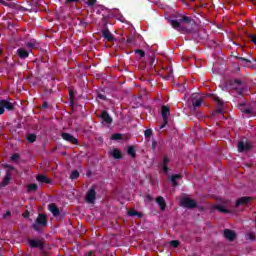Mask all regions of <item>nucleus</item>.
I'll return each mask as SVG.
<instances>
[{"mask_svg":"<svg viewBox=\"0 0 256 256\" xmlns=\"http://www.w3.org/2000/svg\"><path fill=\"white\" fill-rule=\"evenodd\" d=\"M169 25H171L172 29L176 31H187V28L183 26V24L191 25V23H195V20L189 16H185L183 14L176 13L173 18L168 20Z\"/></svg>","mask_w":256,"mask_h":256,"instance_id":"obj_1","label":"nucleus"},{"mask_svg":"<svg viewBox=\"0 0 256 256\" xmlns=\"http://www.w3.org/2000/svg\"><path fill=\"white\" fill-rule=\"evenodd\" d=\"M227 83L229 87L237 91L238 95L243 96V93H245V88L241 87V85H243V81L239 79H230Z\"/></svg>","mask_w":256,"mask_h":256,"instance_id":"obj_2","label":"nucleus"},{"mask_svg":"<svg viewBox=\"0 0 256 256\" xmlns=\"http://www.w3.org/2000/svg\"><path fill=\"white\" fill-rule=\"evenodd\" d=\"M41 227H47V216L45 214H39L35 223L32 224L34 231H41Z\"/></svg>","mask_w":256,"mask_h":256,"instance_id":"obj_3","label":"nucleus"},{"mask_svg":"<svg viewBox=\"0 0 256 256\" xmlns=\"http://www.w3.org/2000/svg\"><path fill=\"white\" fill-rule=\"evenodd\" d=\"M161 115L163 122L160 125V129H165V127H167V123H169V115H171V108L169 106L163 105L161 108Z\"/></svg>","mask_w":256,"mask_h":256,"instance_id":"obj_4","label":"nucleus"},{"mask_svg":"<svg viewBox=\"0 0 256 256\" xmlns=\"http://www.w3.org/2000/svg\"><path fill=\"white\" fill-rule=\"evenodd\" d=\"M97 199V191H95V186H92L86 193V203L93 204Z\"/></svg>","mask_w":256,"mask_h":256,"instance_id":"obj_5","label":"nucleus"},{"mask_svg":"<svg viewBox=\"0 0 256 256\" xmlns=\"http://www.w3.org/2000/svg\"><path fill=\"white\" fill-rule=\"evenodd\" d=\"M181 207H185L186 209H195L197 207V202L191 198H183L180 201Z\"/></svg>","mask_w":256,"mask_h":256,"instance_id":"obj_6","label":"nucleus"},{"mask_svg":"<svg viewBox=\"0 0 256 256\" xmlns=\"http://www.w3.org/2000/svg\"><path fill=\"white\" fill-rule=\"evenodd\" d=\"M61 137L62 139H64V141H67L68 143H72V145H79V140L75 136L67 132L62 133Z\"/></svg>","mask_w":256,"mask_h":256,"instance_id":"obj_7","label":"nucleus"},{"mask_svg":"<svg viewBox=\"0 0 256 256\" xmlns=\"http://www.w3.org/2000/svg\"><path fill=\"white\" fill-rule=\"evenodd\" d=\"M28 243L31 249H40V250L45 249V244H43V241L41 240L29 239Z\"/></svg>","mask_w":256,"mask_h":256,"instance_id":"obj_8","label":"nucleus"},{"mask_svg":"<svg viewBox=\"0 0 256 256\" xmlns=\"http://www.w3.org/2000/svg\"><path fill=\"white\" fill-rule=\"evenodd\" d=\"M100 119L106 125H111V123H113V118L111 117V115H109V112H107V110H102L100 114Z\"/></svg>","mask_w":256,"mask_h":256,"instance_id":"obj_9","label":"nucleus"},{"mask_svg":"<svg viewBox=\"0 0 256 256\" xmlns=\"http://www.w3.org/2000/svg\"><path fill=\"white\" fill-rule=\"evenodd\" d=\"M247 151H251V142H238V152L239 153H247Z\"/></svg>","mask_w":256,"mask_h":256,"instance_id":"obj_10","label":"nucleus"},{"mask_svg":"<svg viewBox=\"0 0 256 256\" xmlns=\"http://www.w3.org/2000/svg\"><path fill=\"white\" fill-rule=\"evenodd\" d=\"M224 237L227 241L233 242L237 239V233L231 229H224Z\"/></svg>","mask_w":256,"mask_h":256,"instance_id":"obj_11","label":"nucleus"},{"mask_svg":"<svg viewBox=\"0 0 256 256\" xmlns=\"http://www.w3.org/2000/svg\"><path fill=\"white\" fill-rule=\"evenodd\" d=\"M238 109L245 115H253V110L246 103H239Z\"/></svg>","mask_w":256,"mask_h":256,"instance_id":"obj_12","label":"nucleus"},{"mask_svg":"<svg viewBox=\"0 0 256 256\" xmlns=\"http://www.w3.org/2000/svg\"><path fill=\"white\" fill-rule=\"evenodd\" d=\"M251 201H253V198H252V197L244 196V197L239 198V199L236 201L235 206H236V207H240V205H247V204L251 203Z\"/></svg>","mask_w":256,"mask_h":256,"instance_id":"obj_13","label":"nucleus"},{"mask_svg":"<svg viewBox=\"0 0 256 256\" xmlns=\"http://www.w3.org/2000/svg\"><path fill=\"white\" fill-rule=\"evenodd\" d=\"M48 209L50 213H52L53 217H59V215H61V211L55 203L49 204Z\"/></svg>","mask_w":256,"mask_h":256,"instance_id":"obj_14","label":"nucleus"},{"mask_svg":"<svg viewBox=\"0 0 256 256\" xmlns=\"http://www.w3.org/2000/svg\"><path fill=\"white\" fill-rule=\"evenodd\" d=\"M11 177H13V174H11L10 171H6V175L0 183V187H7V185H9L11 182Z\"/></svg>","mask_w":256,"mask_h":256,"instance_id":"obj_15","label":"nucleus"},{"mask_svg":"<svg viewBox=\"0 0 256 256\" xmlns=\"http://www.w3.org/2000/svg\"><path fill=\"white\" fill-rule=\"evenodd\" d=\"M102 37H104V39H106L110 43L115 41V37L113 36L111 31H109V29H105L102 31Z\"/></svg>","mask_w":256,"mask_h":256,"instance_id":"obj_16","label":"nucleus"},{"mask_svg":"<svg viewBox=\"0 0 256 256\" xmlns=\"http://www.w3.org/2000/svg\"><path fill=\"white\" fill-rule=\"evenodd\" d=\"M16 55H18L20 59H27V57H29V51H27L25 48H18Z\"/></svg>","mask_w":256,"mask_h":256,"instance_id":"obj_17","label":"nucleus"},{"mask_svg":"<svg viewBox=\"0 0 256 256\" xmlns=\"http://www.w3.org/2000/svg\"><path fill=\"white\" fill-rule=\"evenodd\" d=\"M0 103H2V107L7 109V111H13V109H15V106H13V103L9 102V100L0 99Z\"/></svg>","mask_w":256,"mask_h":256,"instance_id":"obj_18","label":"nucleus"},{"mask_svg":"<svg viewBox=\"0 0 256 256\" xmlns=\"http://www.w3.org/2000/svg\"><path fill=\"white\" fill-rule=\"evenodd\" d=\"M36 181H38V183H46V185H51V179H49V177L46 175H37Z\"/></svg>","mask_w":256,"mask_h":256,"instance_id":"obj_19","label":"nucleus"},{"mask_svg":"<svg viewBox=\"0 0 256 256\" xmlns=\"http://www.w3.org/2000/svg\"><path fill=\"white\" fill-rule=\"evenodd\" d=\"M156 203L159 205L161 211H165L167 208V203H165V198H163V196H158L156 198Z\"/></svg>","mask_w":256,"mask_h":256,"instance_id":"obj_20","label":"nucleus"},{"mask_svg":"<svg viewBox=\"0 0 256 256\" xmlns=\"http://www.w3.org/2000/svg\"><path fill=\"white\" fill-rule=\"evenodd\" d=\"M26 47H28V49H39L40 44L37 40L33 39L26 43Z\"/></svg>","mask_w":256,"mask_h":256,"instance_id":"obj_21","label":"nucleus"},{"mask_svg":"<svg viewBox=\"0 0 256 256\" xmlns=\"http://www.w3.org/2000/svg\"><path fill=\"white\" fill-rule=\"evenodd\" d=\"M201 105H203V98L196 99L195 97H192V107H193V109H197Z\"/></svg>","mask_w":256,"mask_h":256,"instance_id":"obj_22","label":"nucleus"},{"mask_svg":"<svg viewBox=\"0 0 256 256\" xmlns=\"http://www.w3.org/2000/svg\"><path fill=\"white\" fill-rule=\"evenodd\" d=\"M127 215H129V217H138L139 219L143 217V213L137 212L135 209L129 210Z\"/></svg>","mask_w":256,"mask_h":256,"instance_id":"obj_23","label":"nucleus"},{"mask_svg":"<svg viewBox=\"0 0 256 256\" xmlns=\"http://www.w3.org/2000/svg\"><path fill=\"white\" fill-rule=\"evenodd\" d=\"M181 177H183V175H181V174L172 175L170 181H171L173 187H177V185H179V182H177V179H181Z\"/></svg>","mask_w":256,"mask_h":256,"instance_id":"obj_24","label":"nucleus"},{"mask_svg":"<svg viewBox=\"0 0 256 256\" xmlns=\"http://www.w3.org/2000/svg\"><path fill=\"white\" fill-rule=\"evenodd\" d=\"M127 153L130 157H132V159H135V157H137V151L135 150V146H129Z\"/></svg>","mask_w":256,"mask_h":256,"instance_id":"obj_25","label":"nucleus"},{"mask_svg":"<svg viewBox=\"0 0 256 256\" xmlns=\"http://www.w3.org/2000/svg\"><path fill=\"white\" fill-rule=\"evenodd\" d=\"M112 157L114 159H122L123 158V154L121 153V151H119V149L114 148L112 151Z\"/></svg>","mask_w":256,"mask_h":256,"instance_id":"obj_26","label":"nucleus"},{"mask_svg":"<svg viewBox=\"0 0 256 256\" xmlns=\"http://www.w3.org/2000/svg\"><path fill=\"white\" fill-rule=\"evenodd\" d=\"M28 143H35L37 141V135L35 133H30L26 137Z\"/></svg>","mask_w":256,"mask_h":256,"instance_id":"obj_27","label":"nucleus"},{"mask_svg":"<svg viewBox=\"0 0 256 256\" xmlns=\"http://www.w3.org/2000/svg\"><path fill=\"white\" fill-rule=\"evenodd\" d=\"M214 209H216L217 211H219L220 213H231V211L221 205H216L214 206Z\"/></svg>","mask_w":256,"mask_h":256,"instance_id":"obj_28","label":"nucleus"},{"mask_svg":"<svg viewBox=\"0 0 256 256\" xmlns=\"http://www.w3.org/2000/svg\"><path fill=\"white\" fill-rule=\"evenodd\" d=\"M112 141H121L123 139V134L115 133L111 136Z\"/></svg>","mask_w":256,"mask_h":256,"instance_id":"obj_29","label":"nucleus"},{"mask_svg":"<svg viewBox=\"0 0 256 256\" xmlns=\"http://www.w3.org/2000/svg\"><path fill=\"white\" fill-rule=\"evenodd\" d=\"M245 239H246V241H255V239H256L255 233L250 232V233L246 234Z\"/></svg>","mask_w":256,"mask_h":256,"instance_id":"obj_30","label":"nucleus"},{"mask_svg":"<svg viewBox=\"0 0 256 256\" xmlns=\"http://www.w3.org/2000/svg\"><path fill=\"white\" fill-rule=\"evenodd\" d=\"M79 171L78 170H73L70 174V179L75 180L79 179Z\"/></svg>","mask_w":256,"mask_h":256,"instance_id":"obj_31","label":"nucleus"},{"mask_svg":"<svg viewBox=\"0 0 256 256\" xmlns=\"http://www.w3.org/2000/svg\"><path fill=\"white\" fill-rule=\"evenodd\" d=\"M3 167L4 169H7L6 171L10 172V175H13V171H15V167L9 164H4Z\"/></svg>","mask_w":256,"mask_h":256,"instance_id":"obj_32","label":"nucleus"},{"mask_svg":"<svg viewBox=\"0 0 256 256\" xmlns=\"http://www.w3.org/2000/svg\"><path fill=\"white\" fill-rule=\"evenodd\" d=\"M39 189V185H37V184H35V183H33V184H30V185H28V191H37Z\"/></svg>","mask_w":256,"mask_h":256,"instance_id":"obj_33","label":"nucleus"},{"mask_svg":"<svg viewBox=\"0 0 256 256\" xmlns=\"http://www.w3.org/2000/svg\"><path fill=\"white\" fill-rule=\"evenodd\" d=\"M213 100L215 101V103H217V105H219V107H223V100H221L219 96H213Z\"/></svg>","mask_w":256,"mask_h":256,"instance_id":"obj_34","label":"nucleus"},{"mask_svg":"<svg viewBox=\"0 0 256 256\" xmlns=\"http://www.w3.org/2000/svg\"><path fill=\"white\" fill-rule=\"evenodd\" d=\"M126 45H135V37L134 36L128 37L126 40Z\"/></svg>","mask_w":256,"mask_h":256,"instance_id":"obj_35","label":"nucleus"},{"mask_svg":"<svg viewBox=\"0 0 256 256\" xmlns=\"http://www.w3.org/2000/svg\"><path fill=\"white\" fill-rule=\"evenodd\" d=\"M85 3L88 7H95L97 0H86Z\"/></svg>","mask_w":256,"mask_h":256,"instance_id":"obj_36","label":"nucleus"},{"mask_svg":"<svg viewBox=\"0 0 256 256\" xmlns=\"http://www.w3.org/2000/svg\"><path fill=\"white\" fill-rule=\"evenodd\" d=\"M149 67L150 69H153V67H155V56H151L149 58Z\"/></svg>","mask_w":256,"mask_h":256,"instance_id":"obj_37","label":"nucleus"},{"mask_svg":"<svg viewBox=\"0 0 256 256\" xmlns=\"http://www.w3.org/2000/svg\"><path fill=\"white\" fill-rule=\"evenodd\" d=\"M181 244V242H179V240H172L170 242L171 247H174V249H176L177 247H179V245Z\"/></svg>","mask_w":256,"mask_h":256,"instance_id":"obj_38","label":"nucleus"},{"mask_svg":"<svg viewBox=\"0 0 256 256\" xmlns=\"http://www.w3.org/2000/svg\"><path fill=\"white\" fill-rule=\"evenodd\" d=\"M167 73V79H171L173 77V68L171 66L167 68Z\"/></svg>","mask_w":256,"mask_h":256,"instance_id":"obj_39","label":"nucleus"},{"mask_svg":"<svg viewBox=\"0 0 256 256\" xmlns=\"http://www.w3.org/2000/svg\"><path fill=\"white\" fill-rule=\"evenodd\" d=\"M151 135H153V130L147 129V130L144 131V136L145 137H151Z\"/></svg>","mask_w":256,"mask_h":256,"instance_id":"obj_40","label":"nucleus"},{"mask_svg":"<svg viewBox=\"0 0 256 256\" xmlns=\"http://www.w3.org/2000/svg\"><path fill=\"white\" fill-rule=\"evenodd\" d=\"M135 53L137 55H140V57H145V51L144 50L137 49V50H135Z\"/></svg>","mask_w":256,"mask_h":256,"instance_id":"obj_41","label":"nucleus"},{"mask_svg":"<svg viewBox=\"0 0 256 256\" xmlns=\"http://www.w3.org/2000/svg\"><path fill=\"white\" fill-rule=\"evenodd\" d=\"M236 59H238V61H244V63H251V60L245 57H236Z\"/></svg>","mask_w":256,"mask_h":256,"instance_id":"obj_42","label":"nucleus"},{"mask_svg":"<svg viewBox=\"0 0 256 256\" xmlns=\"http://www.w3.org/2000/svg\"><path fill=\"white\" fill-rule=\"evenodd\" d=\"M97 98L101 99L102 101H107V96L103 95L102 93H98Z\"/></svg>","mask_w":256,"mask_h":256,"instance_id":"obj_43","label":"nucleus"},{"mask_svg":"<svg viewBox=\"0 0 256 256\" xmlns=\"http://www.w3.org/2000/svg\"><path fill=\"white\" fill-rule=\"evenodd\" d=\"M162 171L167 175V173H169V167L167 165H162Z\"/></svg>","mask_w":256,"mask_h":256,"instance_id":"obj_44","label":"nucleus"},{"mask_svg":"<svg viewBox=\"0 0 256 256\" xmlns=\"http://www.w3.org/2000/svg\"><path fill=\"white\" fill-rule=\"evenodd\" d=\"M19 154L17 153H14L12 156H11V161H17V159H19Z\"/></svg>","mask_w":256,"mask_h":256,"instance_id":"obj_45","label":"nucleus"},{"mask_svg":"<svg viewBox=\"0 0 256 256\" xmlns=\"http://www.w3.org/2000/svg\"><path fill=\"white\" fill-rule=\"evenodd\" d=\"M170 161H171V159H169L168 156H164L163 165H167Z\"/></svg>","mask_w":256,"mask_h":256,"instance_id":"obj_46","label":"nucleus"},{"mask_svg":"<svg viewBox=\"0 0 256 256\" xmlns=\"http://www.w3.org/2000/svg\"><path fill=\"white\" fill-rule=\"evenodd\" d=\"M69 97L72 101L75 99V92H73V90H69Z\"/></svg>","mask_w":256,"mask_h":256,"instance_id":"obj_47","label":"nucleus"},{"mask_svg":"<svg viewBox=\"0 0 256 256\" xmlns=\"http://www.w3.org/2000/svg\"><path fill=\"white\" fill-rule=\"evenodd\" d=\"M152 149H153V151H155V149H157V141H155V140L152 141Z\"/></svg>","mask_w":256,"mask_h":256,"instance_id":"obj_48","label":"nucleus"},{"mask_svg":"<svg viewBox=\"0 0 256 256\" xmlns=\"http://www.w3.org/2000/svg\"><path fill=\"white\" fill-rule=\"evenodd\" d=\"M1 5H4V7H9V4L5 2L4 0H0Z\"/></svg>","mask_w":256,"mask_h":256,"instance_id":"obj_49","label":"nucleus"},{"mask_svg":"<svg viewBox=\"0 0 256 256\" xmlns=\"http://www.w3.org/2000/svg\"><path fill=\"white\" fill-rule=\"evenodd\" d=\"M47 107H49V103L43 102L42 109H47Z\"/></svg>","mask_w":256,"mask_h":256,"instance_id":"obj_50","label":"nucleus"},{"mask_svg":"<svg viewBox=\"0 0 256 256\" xmlns=\"http://www.w3.org/2000/svg\"><path fill=\"white\" fill-rule=\"evenodd\" d=\"M216 113H223V108L221 106H219L217 109H216Z\"/></svg>","mask_w":256,"mask_h":256,"instance_id":"obj_51","label":"nucleus"},{"mask_svg":"<svg viewBox=\"0 0 256 256\" xmlns=\"http://www.w3.org/2000/svg\"><path fill=\"white\" fill-rule=\"evenodd\" d=\"M7 217H11V211H7V212L4 214V218H7Z\"/></svg>","mask_w":256,"mask_h":256,"instance_id":"obj_52","label":"nucleus"},{"mask_svg":"<svg viewBox=\"0 0 256 256\" xmlns=\"http://www.w3.org/2000/svg\"><path fill=\"white\" fill-rule=\"evenodd\" d=\"M79 0H66V3H77Z\"/></svg>","mask_w":256,"mask_h":256,"instance_id":"obj_53","label":"nucleus"},{"mask_svg":"<svg viewBox=\"0 0 256 256\" xmlns=\"http://www.w3.org/2000/svg\"><path fill=\"white\" fill-rule=\"evenodd\" d=\"M70 105H75V98L70 99Z\"/></svg>","mask_w":256,"mask_h":256,"instance_id":"obj_54","label":"nucleus"},{"mask_svg":"<svg viewBox=\"0 0 256 256\" xmlns=\"http://www.w3.org/2000/svg\"><path fill=\"white\" fill-rule=\"evenodd\" d=\"M87 256H94V255H93V251H89V252L87 253Z\"/></svg>","mask_w":256,"mask_h":256,"instance_id":"obj_55","label":"nucleus"},{"mask_svg":"<svg viewBox=\"0 0 256 256\" xmlns=\"http://www.w3.org/2000/svg\"><path fill=\"white\" fill-rule=\"evenodd\" d=\"M0 55H3V50L0 49Z\"/></svg>","mask_w":256,"mask_h":256,"instance_id":"obj_56","label":"nucleus"},{"mask_svg":"<svg viewBox=\"0 0 256 256\" xmlns=\"http://www.w3.org/2000/svg\"><path fill=\"white\" fill-rule=\"evenodd\" d=\"M81 24H82V25H87V23H85V22H81Z\"/></svg>","mask_w":256,"mask_h":256,"instance_id":"obj_57","label":"nucleus"},{"mask_svg":"<svg viewBox=\"0 0 256 256\" xmlns=\"http://www.w3.org/2000/svg\"><path fill=\"white\" fill-rule=\"evenodd\" d=\"M29 216V214H24V217H28Z\"/></svg>","mask_w":256,"mask_h":256,"instance_id":"obj_58","label":"nucleus"}]
</instances>
